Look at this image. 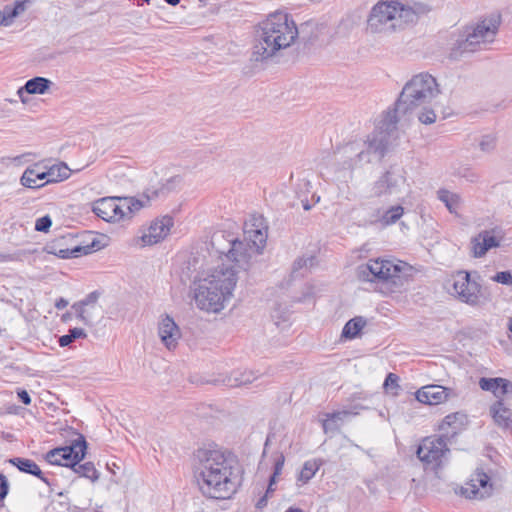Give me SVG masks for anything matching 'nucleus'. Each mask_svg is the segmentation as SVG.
Instances as JSON below:
<instances>
[{
    "label": "nucleus",
    "instance_id": "obj_2",
    "mask_svg": "<svg viewBox=\"0 0 512 512\" xmlns=\"http://www.w3.org/2000/svg\"><path fill=\"white\" fill-rule=\"evenodd\" d=\"M297 37V26L287 13H272L255 29L250 60L261 64L272 62Z\"/></svg>",
    "mask_w": 512,
    "mask_h": 512
},
{
    "label": "nucleus",
    "instance_id": "obj_53",
    "mask_svg": "<svg viewBox=\"0 0 512 512\" xmlns=\"http://www.w3.org/2000/svg\"><path fill=\"white\" fill-rule=\"evenodd\" d=\"M68 304H69V302L66 299H64L63 297H60L55 302V308L58 310H62L64 308H66L68 306Z\"/></svg>",
    "mask_w": 512,
    "mask_h": 512
},
{
    "label": "nucleus",
    "instance_id": "obj_39",
    "mask_svg": "<svg viewBox=\"0 0 512 512\" xmlns=\"http://www.w3.org/2000/svg\"><path fill=\"white\" fill-rule=\"evenodd\" d=\"M47 399L41 398L39 399V405H36V413L40 414V410H45V406L48 407L50 411H56L57 407L53 404L52 399H55V396L49 392H46L44 395Z\"/></svg>",
    "mask_w": 512,
    "mask_h": 512
},
{
    "label": "nucleus",
    "instance_id": "obj_63",
    "mask_svg": "<svg viewBox=\"0 0 512 512\" xmlns=\"http://www.w3.org/2000/svg\"><path fill=\"white\" fill-rule=\"evenodd\" d=\"M303 208H304V210H310V209H311V206H310V204L308 203V201L303 202Z\"/></svg>",
    "mask_w": 512,
    "mask_h": 512
},
{
    "label": "nucleus",
    "instance_id": "obj_9",
    "mask_svg": "<svg viewBox=\"0 0 512 512\" xmlns=\"http://www.w3.org/2000/svg\"><path fill=\"white\" fill-rule=\"evenodd\" d=\"M456 435L457 431L453 428L451 432L424 438L417 448V457L426 468L436 472L442 468L444 460L447 459L450 452L448 443Z\"/></svg>",
    "mask_w": 512,
    "mask_h": 512
},
{
    "label": "nucleus",
    "instance_id": "obj_48",
    "mask_svg": "<svg viewBox=\"0 0 512 512\" xmlns=\"http://www.w3.org/2000/svg\"><path fill=\"white\" fill-rule=\"evenodd\" d=\"M9 491V483L5 475L0 473V502L7 496Z\"/></svg>",
    "mask_w": 512,
    "mask_h": 512
},
{
    "label": "nucleus",
    "instance_id": "obj_16",
    "mask_svg": "<svg viewBox=\"0 0 512 512\" xmlns=\"http://www.w3.org/2000/svg\"><path fill=\"white\" fill-rule=\"evenodd\" d=\"M456 394L450 388L441 385H427L416 392V399L427 405H438Z\"/></svg>",
    "mask_w": 512,
    "mask_h": 512
},
{
    "label": "nucleus",
    "instance_id": "obj_1",
    "mask_svg": "<svg viewBox=\"0 0 512 512\" xmlns=\"http://www.w3.org/2000/svg\"><path fill=\"white\" fill-rule=\"evenodd\" d=\"M194 472L201 493L211 499H229L240 485L237 461L216 447L194 452Z\"/></svg>",
    "mask_w": 512,
    "mask_h": 512
},
{
    "label": "nucleus",
    "instance_id": "obj_55",
    "mask_svg": "<svg viewBox=\"0 0 512 512\" xmlns=\"http://www.w3.org/2000/svg\"><path fill=\"white\" fill-rule=\"evenodd\" d=\"M18 396L24 404H29L31 402L30 395L25 390L20 391Z\"/></svg>",
    "mask_w": 512,
    "mask_h": 512
},
{
    "label": "nucleus",
    "instance_id": "obj_7",
    "mask_svg": "<svg viewBox=\"0 0 512 512\" xmlns=\"http://www.w3.org/2000/svg\"><path fill=\"white\" fill-rule=\"evenodd\" d=\"M500 26V16L491 15L474 25L466 26L450 49L449 58L458 60L468 54L482 50L492 43Z\"/></svg>",
    "mask_w": 512,
    "mask_h": 512
},
{
    "label": "nucleus",
    "instance_id": "obj_19",
    "mask_svg": "<svg viewBox=\"0 0 512 512\" xmlns=\"http://www.w3.org/2000/svg\"><path fill=\"white\" fill-rule=\"evenodd\" d=\"M489 476L480 470H477L470 483L463 488L462 493L467 498H483L485 493H488Z\"/></svg>",
    "mask_w": 512,
    "mask_h": 512
},
{
    "label": "nucleus",
    "instance_id": "obj_5",
    "mask_svg": "<svg viewBox=\"0 0 512 512\" xmlns=\"http://www.w3.org/2000/svg\"><path fill=\"white\" fill-rule=\"evenodd\" d=\"M237 271L218 266L195 290L194 299L197 307L207 312L217 313L232 296L237 283Z\"/></svg>",
    "mask_w": 512,
    "mask_h": 512
},
{
    "label": "nucleus",
    "instance_id": "obj_50",
    "mask_svg": "<svg viewBox=\"0 0 512 512\" xmlns=\"http://www.w3.org/2000/svg\"><path fill=\"white\" fill-rule=\"evenodd\" d=\"M285 458L283 454H280L274 462V475H280L284 466Z\"/></svg>",
    "mask_w": 512,
    "mask_h": 512
},
{
    "label": "nucleus",
    "instance_id": "obj_57",
    "mask_svg": "<svg viewBox=\"0 0 512 512\" xmlns=\"http://www.w3.org/2000/svg\"><path fill=\"white\" fill-rule=\"evenodd\" d=\"M24 157L23 156H17L15 158H6V159H3V161H9V162H20V160Z\"/></svg>",
    "mask_w": 512,
    "mask_h": 512
},
{
    "label": "nucleus",
    "instance_id": "obj_13",
    "mask_svg": "<svg viewBox=\"0 0 512 512\" xmlns=\"http://www.w3.org/2000/svg\"><path fill=\"white\" fill-rule=\"evenodd\" d=\"M44 250L62 259L77 258L82 254L86 255L91 252L90 246H81L76 243L75 237L68 233L61 235L54 240L48 242Z\"/></svg>",
    "mask_w": 512,
    "mask_h": 512
},
{
    "label": "nucleus",
    "instance_id": "obj_4",
    "mask_svg": "<svg viewBox=\"0 0 512 512\" xmlns=\"http://www.w3.org/2000/svg\"><path fill=\"white\" fill-rule=\"evenodd\" d=\"M267 234L261 229L244 230V238L238 239L233 233L218 230L211 236V246L220 255L224 256L227 262L233 263L228 267L222 258L224 268H232L247 271L252 259L259 255L266 244Z\"/></svg>",
    "mask_w": 512,
    "mask_h": 512
},
{
    "label": "nucleus",
    "instance_id": "obj_60",
    "mask_svg": "<svg viewBox=\"0 0 512 512\" xmlns=\"http://www.w3.org/2000/svg\"><path fill=\"white\" fill-rule=\"evenodd\" d=\"M69 319H71V313L67 312L62 315V321H68Z\"/></svg>",
    "mask_w": 512,
    "mask_h": 512
},
{
    "label": "nucleus",
    "instance_id": "obj_22",
    "mask_svg": "<svg viewBox=\"0 0 512 512\" xmlns=\"http://www.w3.org/2000/svg\"><path fill=\"white\" fill-rule=\"evenodd\" d=\"M70 175L71 170L66 163L60 162L58 164H53L47 168L48 181L36 184V180H34V193L48 184L64 181L68 179Z\"/></svg>",
    "mask_w": 512,
    "mask_h": 512
},
{
    "label": "nucleus",
    "instance_id": "obj_21",
    "mask_svg": "<svg viewBox=\"0 0 512 512\" xmlns=\"http://www.w3.org/2000/svg\"><path fill=\"white\" fill-rule=\"evenodd\" d=\"M499 245V240L487 230L480 232L472 239V249L475 257H482L489 249Z\"/></svg>",
    "mask_w": 512,
    "mask_h": 512
},
{
    "label": "nucleus",
    "instance_id": "obj_51",
    "mask_svg": "<svg viewBox=\"0 0 512 512\" xmlns=\"http://www.w3.org/2000/svg\"><path fill=\"white\" fill-rule=\"evenodd\" d=\"M34 477H37L41 479L43 482H45L48 485H51V480L49 477H45L42 470L39 468L38 465L34 463Z\"/></svg>",
    "mask_w": 512,
    "mask_h": 512
},
{
    "label": "nucleus",
    "instance_id": "obj_46",
    "mask_svg": "<svg viewBox=\"0 0 512 512\" xmlns=\"http://www.w3.org/2000/svg\"><path fill=\"white\" fill-rule=\"evenodd\" d=\"M24 92L28 95L32 94V79H29L25 85L18 89L17 94L19 95L21 101L23 104L28 103L29 99L28 97L24 96Z\"/></svg>",
    "mask_w": 512,
    "mask_h": 512
},
{
    "label": "nucleus",
    "instance_id": "obj_14",
    "mask_svg": "<svg viewBox=\"0 0 512 512\" xmlns=\"http://www.w3.org/2000/svg\"><path fill=\"white\" fill-rule=\"evenodd\" d=\"M406 172L398 165H391L389 169L374 183L375 196L391 195L401 191L406 183Z\"/></svg>",
    "mask_w": 512,
    "mask_h": 512
},
{
    "label": "nucleus",
    "instance_id": "obj_43",
    "mask_svg": "<svg viewBox=\"0 0 512 512\" xmlns=\"http://www.w3.org/2000/svg\"><path fill=\"white\" fill-rule=\"evenodd\" d=\"M52 225V220L49 215H45L36 220L34 225V230L39 232H48L49 228Z\"/></svg>",
    "mask_w": 512,
    "mask_h": 512
},
{
    "label": "nucleus",
    "instance_id": "obj_18",
    "mask_svg": "<svg viewBox=\"0 0 512 512\" xmlns=\"http://www.w3.org/2000/svg\"><path fill=\"white\" fill-rule=\"evenodd\" d=\"M170 189L167 185H161L160 188H149L144 192L145 201L136 199L134 197L123 198V206H125L128 218H131L135 212L141 210L146 206L150 200L165 196L169 193Z\"/></svg>",
    "mask_w": 512,
    "mask_h": 512
},
{
    "label": "nucleus",
    "instance_id": "obj_62",
    "mask_svg": "<svg viewBox=\"0 0 512 512\" xmlns=\"http://www.w3.org/2000/svg\"><path fill=\"white\" fill-rule=\"evenodd\" d=\"M272 492H274V488H273V486H270V485L268 484V487H267V490H266V493H265V494H267V496H268V495H269V494H271Z\"/></svg>",
    "mask_w": 512,
    "mask_h": 512
},
{
    "label": "nucleus",
    "instance_id": "obj_33",
    "mask_svg": "<svg viewBox=\"0 0 512 512\" xmlns=\"http://www.w3.org/2000/svg\"><path fill=\"white\" fill-rule=\"evenodd\" d=\"M71 308L75 311L76 318L83 324L88 326L93 325V318L90 313L91 307H83L80 304H73Z\"/></svg>",
    "mask_w": 512,
    "mask_h": 512
},
{
    "label": "nucleus",
    "instance_id": "obj_49",
    "mask_svg": "<svg viewBox=\"0 0 512 512\" xmlns=\"http://www.w3.org/2000/svg\"><path fill=\"white\" fill-rule=\"evenodd\" d=\"M21 184L25 187H32V169L27 167L21 177Z\"/></svg>",
    "mask_w": 512,
    "mask_h": 512
},
{
    "label": "nucleus",
    "instance_id": "obj_52",
    "mask_svg": "<svg viewBox=\"0 0 512 512\" xmlns=\"http://www.w3.org/2000/svg\"><path fill=\"white\" fill-rule=\"evenodd\" d=\"M34 176H35L34 180H36V182L42 181V180L48 181L47 170L39 171L38 164H34Z\"/></svg>",
    "mask_w": 512,
    "mask_h": 512
},
{
    "label": "nucleus",
    "instance_id": "obj_8",
    "mask_svg": "<svg viewBox=\"0 0 512 512\" xmlns=\"http://www.w3.org/2000/svg\"><path fill=\"white\" fill-rule=\"evenodd\" d=\"M406 264H396L385 259H370L357 268V276L362 281L381 282L399 289L408 281Z\"/></svg>",
    "mask_w": 512,
    "mask_h": 512
},
{
    "label": "nucleus",
    "instance_id": "obj_31",
    "mask_svg": "<svg viewBox=\"0 0 512 512\" xmlns=\"http://www.w3.org/2000/svg\"><path fill=\"white\" fill-rule=\"evenodd\" d=\"M320 466L321 462L317 460L306 461L299 473L298 481H301L303 484L308 483L319 470Z\"/></svg>",
    "mask_w": 512,
    "mask_h": 512
},
{
    "label": "nucleus",
    "instance_id": "obj_35",
    "mask_svg": "<svg viewBox=\"0 0 512 512\" xmlns=\"http://www.w3.org/2000/svg\"><path fill=\"white\" fill-rule=\"evenodd\" d=\"M383 388L386 392L391 393L392 395H397L399 386V376L395 373H389L384 381Z\"/></svg>",
    "mask_w": 512,
    "mask_h": 512
},
{
    "label": "nucleus",
    "instance_id": "obj_56",
    "mask_svg": "<svg viewBox=\"0 0 512 512\" xmlns=\"http://www.w3.org/2000/svg\"><path fill=\"white\" fill-rule=\"evenodd\" d=\"M15 256L13 254L0 253V263L13 261Z\"/></svg>",
    "mask_w": 512,
    "mask_h": 512
},
{
    "label": "nucleus",
    "instance_id": "obj_58",
    "mask_svg": "<svg viewBox=\"0 0 512 512\" xmlns=\"http://www.w3.org/2000/svg\"><path fill=\"white\" fill-rule=\"evenodd\" d=\"M277 476H278V475H274V474H272V475H271V477H270V479H269V485H270V486H273V485L276 483V477H277Z\"/></svg>",
    "mask_w": 512,
    "mask_h": 512
},
{
    "label": "nucleus",
    "instance_id": "obj_10",
    "mask_svg": "<svg viewBox=\"0 0 512 512\" xmlns=\"http://www.w3.org/2000/svg\"><path fill=\"white\" fill-rule=\"evenodd\" d=\"M481 276L477 273L458 271L453 283L456 298L472 307L480 306L490 300L488 288L481 284Z\"/></svg>",
    "mask_w": 512,
    "mask_h": 512
},
{
    "label": "nucleus",
    "instance_id": "obj_29",
    "mask_svg": "<svg viewBox=\"0 0 512 512\" xmlns=\"http://www.w3.org/2000/svg\"><path fill=\"white\" fill-rule=\"evenodd\" d=\"M438 199L443 202L446 208L451 213H455L460 205V196L456 193L450 192L446 189H439L437 191Z\"/></svg>",
    "mask_w": 512,
    "mask_h": 512
},
{
    "label": "nucleus",
    "instance_id": "obj_32",
    "mask_svg": "<svg viewBox=\"0 0 512 512\" xmlns=\"http://www.w3.org/2000/svg\"><path fill=\"white\" fill-rule=\"evenodd\" d=\"M87 337V333L83 328L74 327L69 329L68 333L62 335L58 339V343L60 347H66L72 344L77 339H85Z\"/></svg>",
    "mask_w": 512,
    "mask_h": 512
},
{
    "label": "nucleus",
    "instance_id": "obj_24",
    "mask_svg": "<svg viewBox=\"0 0 512 512\" xmlns=\"http://www.w3.org/2000/svg\"><path fill=\"white\" fill-rule=\"evenodd\" d=\"M115 207V197H105L94 202L92 211L101 219L111 222L116 214L113 213Z\"/></svg>",
    "mask_w": 512,
    "mask_h": 512
},
{
    "label": "nucleus",
    "instance_id": "obj_38",
    "mask_svg": "<svg viewBox=\"0 0 512 512\" xmlns=\"http://www.w3.org/2000/svg\"><path fill=\"white\" fill-rule=\"evenodd\" d=\"M9 463L16 466L20 471L32 474V461L24 458H11L9 459Z\"/></svg>",
    "mask_w": 512,
    "mask_h": 512
},
{
    "label": "nucleus",
    "instance_id": "obj_12",
    "mask_svg": "<svg viewBox=\"0 0 512 512\" xmlns=\"http://www.w3.org/2000/svg\"><path fill=\"white\" fill-rule=\"evenodd\" d=\"M397 5L394 1H380L371 10L368 18V28L373 33L392 32L399 27L396 22Z\"/></svg>",
    "mask_w": 512,
    "mask_h": 512
},
{
    "label": "nucleus",
    "instance_id": "obj_42",
    "mask_svg": "<svg viewBox=\"0 0 512 512\" xmlns=\"http://www.w3.org/2000/svg\"><path fill=\"white\" fill-rule=\"evenodd\" d=\"M314 261H315V258L312 256L307 257V258L300 257L294 261L293 266H292V272L297 273L299 270H301L304 267L312 266Z\"/></svg>",
    "mask_w": 512,
    "mask_h": 512
},
{
    "label": "nucleus",
    "instance_id": "obj_6",
    "mask_svg": "<svg viewBox=\"0 0 512 512\" xmlns=\"http://www.w3.org/2000/svg\"><path fill=\"white\" fill-rule=\"evenodd\" d=\"M440 90L436 79L428 73H420L411 78L403 87L393 110L384 115L393 113L398 119V114H407L424 105H431L439 95Z\"/></svg>",
    "mask_w": 512,
    "mask_h": 512
},
{
    "label": "nucleus",
    "instance_id": "obj_26",
    "mask_svg": "<svg viewBox=\"0 0 512 512\" xmlns=\"http://www.w3.org/2000/svg\"><path fill=\"white\" fill-rule=\"evenodd\" d=\"M29 4V0H23L15 2L13 8L5 7L1 19V26H10L15 18L21 16L27 10Z\"/></svg>",
    "mask_w": 512,
    "mask_h": 512
},
{
    "label": "nucleus",
    "instance_id": "obj_44",
    "mask_svg": "<svg viewBox=\"0 0 512 512\" xmlns=\"http://www.w3.org/2000/svg\"><path fill=\"white\" fill-rule=\"evenodd\" d=\"M115 207L116 209H113V213L116 214V217L112 221H119L128 217L125 206H123V199L115 197Z\"/></svg>",
    "mask_w": 512,
    "mask_h": 512
},
{
    "label": "nucleus",
    "instance_id": "obj_59",
    "mask_svg": "<svg viewBox=\"0 0 512 512\" xmlns=\"http://www.w3.org/2000/svg\"><path fill=\"white\" fill-rule=\"evenodd\" d=\"M165 2L171 6H176L179 4L180 0H165Z\"/></svg>",
    "mask_w": 512,
    "mask_h": 512
},
{
    "label": "nucleus",
    "instance_id": "obj_45",
    "mask_svg": "<svg viewBox=\"0 0 512 512\" xmlns=\"http://www.w3.org/2000/svg\"><path fill=\"white\" fill-rule=\"evenodd\" d=\"M492 280L497 283H501L503 285H511L512 286V274L509 271L497 272L492 277Z\"/></svg>",
    "mask_w": 512,
    "mask_h": 512
},
{
    "label": "nucleus",
    "instance_id": "obj_3",
    "mask_svg": "<svg viewBox=\"0 0 512 512\" xmlns=\"http://www.w3.org/2000/svg\"><path fill=\"white\" fill-rule=\"evenodd\" d=\"M398 140L397 119L393 113L384 115L375 130L367 137L366 148L359 143H348L338 151L342 169H355L363 163H370L372 156L381 161Z\"/></svg>",
    "mask_w": 512,
    "mask_h": 512
},
{
    "label": "nucleus",
    "instance_id": "obj_30",
    "mask_svg": "<svg viewBox=\"0 0 512 512\" xmlns=\"http://www.w3.org/2000/svg\"><path fill=\"white\" fill-rule=\"evenodd\" d=\"M365 325L366 321L363 317H354L350 319L343 327L342 337L347 339L355 338Z\"/></svg>",
    "mask_w": 512,
    "mask_h": 512
},
{
    "label": "nucleus",
    "instance_id": "obj_61",
    "mask_svg": "<svg viewBox=\"0 0 512 512\" xmlns=\"http://www.w3.org/2000/svg\"><path fill=\"white\" fill-rule=\"evenodd\" d=\"M285 512H303L302 509L300 508H289L288 510H286Z\"/></svg>",
    "mask_w": 512,
    "mask_h": 512
},
{
    "label": "nucleus",
    "instance_id": "obj_11",
    "mask_svg": "<svg viewBox=\"0 0 512 512\" xmlns=\"http://www.w3.org/2000/svg\"><path fill=\"white\" fill-rule=\"evenodd\" d=\"M63 431V435L69 438L66 445L48 451L45 459L52 465L70 468L73 459H84L87 451V441L81 433L70 427L63 429Z\"/></svg>",
    "mask_w": 512,
    "mask_h": 512
},
{
    "label": "nucleus",
    "instance_id": "obj_23",
    "mask_svg": "<svg viewBox=\"0 0 512 512\" xmlns=\"http://www.w3.org/2000/svg\"><path fill=\"white\" fill-rule=\"evenodd\" d=\"M490 413L499 427L507 429L512 426V411L504 405L502 400L496 401L491 406Z\"/></svg>",
    "mask_w": 512,
    "mask_h": 512
},
{
    "label": "nucleus",
    "instance_id": "obj_54",
    "mask_svg": "<svg viewBox=\"0 0 512 512\" xmlns=\"http://www.w3.org/2000/svg\"><path fill=\"white\" fill-rule=\"evenodd\" d=\"M267 502H268V497H267V494H265L262 497H260L258 499V501L256 502V508L263 509L264 507L267 506Z\"/></svg>",
    "mask_w": 512,
    "mask_h": 512
},
{
    "label": "nucleus",
    "instance_id": "obj_64",
    "mask_svg": "<svg viewBox=\"0 0 512 512\" xmlns=\"http://www.w3.org/2000/svg\"><path fill=\"white\" fill-rule=\"evenodd\" d=\"M509 330L512 332V317H511L510 324H509Z\"/></svg>",
    "mask_w": 512,
    "mask_h": 512
},
{
    "label": "nucleus",
    "instance_id": "obj_27",
    "mask_svg": "<svg viewBox=\"0 0 512 512\" xmlns=\"http://www.w3.org/2000/svg\"><path fill=\"white\" fill-rule=\"evenodd\" d=\"M394 5H397L396 22L399 24L397 29H401L404 25L417 20V12L413 8L405 6L398 1H394Z\"/></svg>",
    "mask_w": 512,
    "mask_h": 512
},
{
    "label": "nucleus",
    "instance_id": "obj_37",
    "mask_svg": "<svg viewBox=\"0 0 512 512\" xmlns=\"http://www.w3.org/2000/svg\"><path fill=\"white\" fill-rule=\"evenodd\" d=\"M52 82L44 77L34 76V94H44L48 91Z\"/></svg>",
    "mask_w": 512,
    "mask_h": 512
},
{
    "label": "nucleus",
    "instance_id": "obj_40",
    "mask_svg": "<svg viewBox=\"0 0 512 512\" xmlns=\"http://www.w3.org/2000/svg\"><path fill=\"white\" fill-rule=\"evenodd\" d=\"M479 147H480L481 151H483L485 153H489V152L493 151L496 147V138L492 135L482 136V138L479 142Z\"/></svg>",
    "mask_w": 512,
    "mask_h": 512
},
{
    "label": "nucleus",
    "instance_id": "obj_47",
    "mask_svg": "<svg viewBox=\"0 0 512 512\" xmlns=\"http://www.w3.org/2000/svg\"><path fill=\"white\" fill-rule=\"evenodd\" d=\"M458 416H459V413H453V414L447 415L443 419L441 425L439 426V430L444 433V431L446 430L447 427H451L455 423Z\"/></svg>",
    "mask_w": 512,
    "mask_h": 512
},
{
    "label": "nucleus",
    "instance_id": "obj_34",
    "mask_svg": "<svg viewBox=\"0 0 512 512\" xmlns=\"http://www.w3.org/2000/svg\"><path fill=\"white\" fill-rule=\"evenodd\" d=\"M404 209L402 206L397 205L388 209L382 216V222L385 225H391L396 223L403 215Z\"/></svg>",
    "mask_w": 512,
    "mask_h": 512
},
{
    "label": "nucleus",
    "instance_id": "obj_28",
    "mask_svg": "<svg viewBox=\"0 0 512 512\" xmlns=\"http://www.w3.org/2000/svg\"><path fill=\"white\" fill-rule=\"evenodd\" d=\"M352 414L356 415L357 413H352L348 410L327 413L326 419H324L322 422L324 432L327 433L328 431L338 430V425L336 424V421H342L344 420L345 417Z\"/></svg>",
    "mask_w": 512,
    "mask_h": 512
},
{
    "label": "nucleus",
    "instance_id": "obj_25",
    "mask_svg": "<svg viewBox=\"0 0 512 512\" xmlns=\"http://www.w3.org/2000/svg\"><path fill=\"white\" fill-rule=\"evenodd\" d=\"M83 459H73L70 463V468L79 476L85 477L92 482H96L99 479V472L95 468L93 462L80 463Z\"/></svg>",
    "mask_w": 512,
    "mask_h": 512
},
{
    "label": "nucleus",
    "instance_id": "obj_15",
    "mask_svg": "<svg viewBox=\"0 0 512 512\" xmlns=\"http://www.w3.org/2000/svg\"><path fill=\"white\" fill-rule=\"evenodd\" d=\"M158 335L161 342L168 350H173L177 347L178 341L181 338V331L174 319L168 315H162L158 323Z\"/></svg>",
    "mask_w": 512,
    "mask_h": 512
},
{
    "label": "nucleus",
    "instance_id": "obj_17",
    "mask_svg": "<svg viewBox=\"0 0 512 512\" xmlns=\"http://www.w3.org/2000/svg\"><path fill=\"white\" fill-rule=\"evenodd\" d=\"M173 224V218L170 216L156 219L151 223L147 232L141 237L142 242L145 245H153L162 241L169 234Z\"/></svg>",
    "mask_w": 512,
    "mask_h": 512
},
{
    "label": "nucleus",
    "instance_id": "obj_20",
    "mask_svg": "<svg viewBox=\"0 0 512 512\" xmlns=\"http://www.w3.org/2000/svg\"><path fill=\"white\" fill-rule=\"evenodd\" d=\"M479 386L484 391L492 392L497 398H501L505 394L512 392V382L500 377H482L479 380Z\"/></svg>",
    "mask_w": 512,
    "mask_h": 512
},
{
    "label": "nucleus",
    "instance_id": "obj_41",
    "mask_svg": "<svg viewBox=\"0 0 512 512\" xmlns=\"http://www.w3.org/2000/svg\"><path fill=\"white\" fill-rule=\"evenodd\" d=\"M99 297H100V293L98 291H93V292L89 293L84 299H82L78 302H75L74 304H80L83 307L93 308L96 305Z\"/></svg>",
    "mask_w": 512,
    "mask_h": 512
},
{
    "label": "nucleus",
    "instance_id": "obj_36",
    "mask_svg": "<svg viewBox=\"0 0 512 512\" xmlns=\"http://www.w3.org/2000/svg\"><path fill=\"white\" fill-rule=\"evenodd\" d=\"M429 105L420 106L422 111L418 115V119L423 124H432L436 121V114L432 108H428Z\"/></svg>",
    "mask_w": 512,
    "mask_h": 512
}]
</instances>
